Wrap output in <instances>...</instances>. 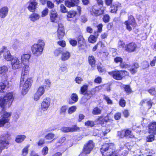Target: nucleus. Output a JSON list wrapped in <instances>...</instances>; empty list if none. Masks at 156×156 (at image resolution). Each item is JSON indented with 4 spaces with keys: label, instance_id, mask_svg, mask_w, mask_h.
Listing matches in <instances>:
<instances>
[{
    "label": "nucleus",
    "instance_id": "nucleus-1",
    "mask_svg": "<svg viewBox=\"0 0 156 156\" xmlns=\"http://www.w3.org/2000/svg\"><path fill=\"white\" fill-rule=\"evenodd\" d=\"M115 147L112 144H105L102 145L101 151L103 156H119L115 151Z\"/></svg>",
    "mask_w": 156,
    "mask_h": 156
},
{
    "label": "nucleus",
    "instance_id": "nucleus-2",
    "mask_svg": "<svg viewBox=\"0 0 156 156\" xmlns=\"http://www.w3.org/2000/svg\"><path fill=\"white\" fill-rule=\"evenodd\" d=\"M44 45L45 43L43 40H38L37 43L34 44L31 47L33 54L36 56L41 55L42 53Z\"/></svg>",
    "mask_w": 156,
    "mask_h": 156
},
{
    "label": "nucleus",
    "instance_id": "nucleus-3",
    "mask_svg": "<svg viewBox=\"0 0 156 156\" xmlns=\"http://www.w3.org/2000/svg\"><path fill=\"white\" fill-rule=\"evenodd\" d=\"M13 100V94L12 92L7 93L4 97H0V106L4 109L5 108L9 107Z\"/></svg>",
    "mask_w": 156,
    "mask_h": 156
},
{
    "label": "nucleus",
    "instance_id": "nucleus-4",
    "mask_svg": "<svg viewBox=\"0 0 156 156\" xmlns=\"http://www.w3.org/2000/svg\"><path fill=\"white\" fill-rule=\"evenodd\" d=\"M113 78L117 80H121L126 76L129 75V73L125 70H119L116 69L108 73Z\"/></svg>",
    "mask_w": 156,
    "mask_h": 156
},
{
    "label": "nucleus",
    "instance_id": "nucleus-5",
    "mask_svg": "<svg viewBox=\"0 0 156 156\" xmlns=\"http://www.w3.org/2000/svg\"><path fill=\"white\" fill-rule=\"evenodd\" d=\"M126 25V29L129 31L132 30L133 28L135 27L136 23L133 16H129L128 20L125 22L124 23Z\"/></svg>",
    "mask_w": 156,
    "mask_h": 156
},
{
    "label": "nucleus",
    "instance_id": "nucleus-6",
    "mask_svg": "<svg viewBox=\"0 0 156 156\" xmlns=\"http://www.w3.org/2000/svg\"><path fill=\"white\" fill-rule=\"evenodd\" d=\"M1 115L2 118L0 119V127L3 126L5 124L8 122L11 113L2 111L1 112Z\"/></svg>",
    "mask_w": 156,
    "mask_h": 156
},
{
    "label": "nucleus",
    "instance_id": "nucleus-7",
    "mask_svg": "<svg viewBox=\"0 0 156 156\" xmlns=\"http://www.w3.org/2000/svg\"><path fill=\"white\" fill-rule=\"evenodd\" d=\"M2 53L3 54V56L5 59L7 61H11L13 58L12 56L5 46H3L2 50L0 51V55Z\"/></svg>",
    "mask_w": 156,
    "mask_h": 156
},
{
    "label": "nucleus",
    "instance_id": "nucleus-8",
    "mask_svg": "<svg viewBox=\"0 0 156 156\" xmlns=\"http://www.w3.org/2000/svg\"><path fill=\"white\" fill-rule=\"evenodd\" d=\"M22 62L16 57L13 58L11 62L12 69L16 70L19 69L22 67Z\"/></svg>",
    "mask_w": 156,
    "mask_h": 156
},
{
    "label": "nucleus",
    "instance_id": "nucleus-9",
    "mask_svg": "<svg viewBox=\"0 0 156 156\" xmlns=\"http://www.w3.org/2000/svg\"><path fill=\"white\" fill-rule=\"evenodd\" d=\"M32 82V78H27L25 81L23 85L22 93V94L25 95L26 94L30 87L31 86Z\"/></svg>",
    "mask_w": 156,
    "mask_h": 156
},
{
    "label": "nucleus",
    "instance_id": "nucleus-10",
    "mask_svg": "<svg viewBox=\"0 0 156 156\" xmlns=\"http://www.w3.org/2000/svg\"><path fill=\"white\" fill-rule=\"evenodd\" d=\"M94 146V144L92 141H88L87 144L84 146L83 149V152L86 154L90 153Z\"/></svg>",
    "mask_w": 156,
    "mask_h": 156
},
{
    "label": "nucleus",
    "instance_id": "nucleus-11",
    "mask_svg": "<svg viewBox=\"0 0 156 156\" xmlns=\"http://www.w3.org/2000/svg\"><path fill=\"white\" fill-rule=\"evenodd\" d=\"M51 103V99L48 98H44L41 103V108L43 111L48 110Z\"/></svg>",
    "mask_w": 156,
    "mask_h": 156
},
{
    "label": "nucleus",
    "instance_id": "nucleus-12",
    "mask_svg": "<svg viewBox=\"0 0 156 156\" xmlns=\"http://www.w3.org/2000/svg\"><path fill=\"white\" fill-rule=\"evenodd\" d=\"M27 9L31 12H34L36 9L37 3L35 0H30L27 3Z\"/></svg>",
    "mask_w": 156,
    "mask_h": 156
},
{
    "label": "nucleus",
    "instance_id": "nucleus-13",
    "mask_svg": "<svg viewBox=\"0 0 156 156\" xmlns=\"http://www.w3.org/2000/svg\"><path fill=\"white\" fill-rule=\"evenodd\" d=\"M30 70L29 66L27 64L24 65L23 67L21 72V84L22 83V79L24 81L25 76H27Z\"/></svg>",
    "mask_w": 156,
    "mask_h": 156
},
{
    "label": "nucleus",
    "instance_id": "nucleus-14",
    "mask_svg": "<svg viewBox=\"0 0 156 156\" xmlns=\"http://www.w3.org/2000/svg\"><path fill=\"white\" fill-rule=\"evenodd\" d=\"M137 48L136 44L134 43H131L126 44L125 47L126 51L129 52H133L135 51Z\"/></svg>",
    "mask_w": 156,
    "mask_h": 156
},
{
    "label": "nucleus",
    "instance_id": "nucleus-15",
    "mask_svg": "<svg viewBox=\"0 0 156 156\" xmlns=\"http://www.w3.org/2000/svg\"><path fill=\"white\" fill-rule=\"evenodd\" d=\"M99 5L98 4L93 5L90 9V14L93 16H98L100 15Z\"/></svg>",
    "mask_w": 156,
    "mask_h": 156
},
{
    "label": "nucleus",
    "instance_id": "nucleus-16",
    "mask_svg": "<svg viewBox=\"0 0 156 156\" xmlns=\"http://www.w3.org/2000/svg\"><path fill=\"white\" fill-rule=\"evenodd\" d=\"M58 30V37L59 39H61L65 35L64 26L61 24H59Z\"/></svg>",
    "mask_w": 156,
    "mask_h": 156
},
{
    "label": "nucleus",
    "instance_id": "nucleus-17",
    "mask_svg": "<svg viewBox=\"0 0 156 156\" xmlns=\"http://www.w3.org/2000/svg\"><path fill=\"white\" fill-rule=\"evenodd\" d=\"M79 129V128L76 126H74L71 127H63L61 130L63 132H68L76 131Z\"/></svg>",
    "mask_w": 156,
    "mask_h": 156
},
{
    "label": "nucleus",
    "instance_id": "nucleus-18",
    "mask_svg": "<svg viewBox=\"0 0 156 156\" xmlns=\"http://www.w3.org/2000/svg\"><path fill=\"white\" fill-rule=\"evenodd\" d=\"M50 19L51 21L56 22L58 19V15L56 11L53 9L52 10L50 14Z\"/></svg>",
    "mask_w": 156,
    "mask_h": 156
},
{
    "label": "nucleus",
    "instance_id": "nucleus-19",
    "mask_svg": "<svg viewBox=\"0 0 156 156\" xmlns=\"http://www.w3.org/2000/svg\"><path fill=\"white\" fill-rule=\"evenodd\" d=\"M70 53L67 51H65L62 53L61 59L63 61H65L68 59L70 57Z\"/></svg>",
    "mask_w": 156,
    "mask_h": 156
},
{
    "label": "nucleus",
    "instance_id": "nucleus-20",
    "mask_svg": "<svg viewBox=\"0 0 156 156\" xmlns=\"http://www.w3.org/2000/svg\"><path fill=\"white\" fill-rule=\"evenodd\" d=\"M103 86V85L99 86L92 89L91 91L90 95L88 96L87 95H85V97H86V96L87 95V96L86 97V98H87V99H89L91 97V95L94 94L96 92H99L100 90H101L102 88V86Z\"/></svg>",
    "mask_w": 156,
    "mask_h": 156
},
{
    "label": "nucleus",
    "instance_id": "nucleus-21",
    "mask_svg": "<svg viewBox=\"0 0 156 156\" xmlns=\"http://www.w3.org/2000/svg\"><path fill=\"white\" fill-rule=\"evenodd\" d=\"M149 132L150 133L156 134V122H154L150 124L148 126Z\"/></svg>",
    "mask_w": 156,
    "mask_h": 156
},
{
    "label": "nucleus",
    "instance_id": "nucleus-22",
    "mask_svg": "<svg viewBox=\"0 0 156 156\" xmlns=\"http://www.w3.org/2000/svg\"><path fill=\"white\" fill-rule=\"evenodd\" d=\"M40 17V15L38 13H33L30 14L29 16L30 20L33 22L38 20Z\"/></svg>",
    "mask_w": 156,
    "mask_h": 156
},
{
    "label": "nucleus",
    "instance_id": "nucleus-23",
    "mask_svg": "<svg viewBox=\"0 0 156 156\" xmlns=\"http://www.w3.org/2000/svg\"><path fill=\"white\" fill-rule=\"evenodd\" d=\"M8 9L7 7H4L0 10V15L2 18L5 17L7 15Z\"/></svg>",
    "mask_w": 156,
    "mask_h": 156
},
{
    "label": "nucleus",
    "instance_id": "nucleus-24",
    "mask_svg": "<svg viewBox=\"0 0 156 156\" xmlns=\"http://www.w3.org/2000/svg\"><path fill=\"white\" fill-rule=\"evenodd\" d=\"M31 55L29 54H23L21 56V60L23 63L25 62H28L30 58Z\"/></svg>",
    "mask_w": 156,
    "mask_h": 156
},
{
    "label": "nucleus",
    "instance_id": "nucleus-25",
    "mask_svg": "<svg viewBox=\"0 0 156 156\" xmlns=\"http://www.w3.org/2000/svg\"><path fill=\"white\" fill-rule=\"evenodd\" d=\"M9 142L7 140H1L0 141V153L2 149H4V148L8 145Z\"/></svg>",
    "mask_w": 156,
    "mask_h": 156
},
{
    "label": "nucleus",
    "instance_id": "nucleus-26",
    "mask_svg": "<svg viewBox=\"0 0 156 156\" xmlns=\"http://www.w3.org/2000/svg\"><path fill=\"white\" fill-rule=\"evenodd\" d=\"M26 138V136L24 135H17L16 137L15 141L18 143H20L23 142Z\"/></svg>",
    "mask_w": 156,
    "mask_h": 156
},
{
    "label": "nucleus",
    "instance_id": "nucleus-27",
    "mask_svg": "<svg viewBox=\"0 0 156 156\" xmlns=\"http://www.w3.org/2000/svg\"><path fill=\"white\" fill-rule=\"evenodd\" d=\"M121 4L118 3L113 5L111 7V12L112 13L116 12L119 8L121 7Z\"/></svg>",
    "mask_w": 156,
    "mask_h": 156
},
{
    "label": "nucleus",
    "instance_id": "nucleus-28",
    "mask_svg": "<svg viewBox=\"0 0 156 156\" xmlns=\"http://www.w3.org/2000/svg\"><path fill=\"white\" fill-rule=\"evenodd\" d=\"M76 13V11L70 10L67 12V16L68 18H73L75 16Z\"/></svg>",
    "mask_w": 156,
    "mask_h": 156
},
{
    "label": "nucleus",
    "instance_id": "nucleus-29",
    "mask_svg": "<svg viewBox=\"0 0 156 156\" xmlns=\"http://www.w3.org/2000/svg\"><path fill=\"white\" fill-rule=\"evenodd\" d=\"M8 67L6 66H3L0 67V75L5 74L8 71Z\"/></svg>",
    "mask_w": 156,
    "mask_h": 156
},
{
    "label": "nucleus",
    "instance_id": "nucleus-30",
    "mask_svg": "<svg viewBox=\"0 0 156 156\" xmlns=\"http://www.w3.org/2000/svg\"><path fill=\"white\" fill-rule=\"evenodd\" d=\"M7 83H0V92H3L4 90L7 87Z\"/></svg>",
    "mask_w": 156,
    "mask_h": 156
},
{
    "label": "nucleus",
    "instance_id": "nucleus-31",
    "mask_svg": "<svg viewBox=\"0 0 156 156\" xmlns=\"http://www.w3.org/2000/svg\"><path fill=\"white\" fill-rule=\"evenodd\" d=\"M89 62L92 67H94L95 66V60L94 56H89Z\"/></svg>",
    "mask_w": 156,
    "mask_h": 156
},
{
    "label": "nucleus",
    "instance_id": "nucleus-32",
    "mask_svg": "<svg viewBox=\"0 0 156 156\" xmlns=\"http://www.w3.org/2000/svg\"><path fill=\"white\" fill-rule=\"evenodd\" d=\"M36 92L42 96L45 92L44 87L43 86L39 87L37 89Z\"/></svg>",
    "mask_w": 156,
    "mask_h": 156
},
{
    "label": "nucleus",
    "instance_id": "nucleus-33",
    "mask_svg": "<svg viewBox=\"0 0 156 156\" xmlns=\"http://www.w3.org/2000/svg\"><path fill=\"white\" fill-rule=\"evenodd\" d=\"M97 38V37H95L92 35H91L89 37L88 40L89 42L92 43H94L96 42Z\"/></svg>",
    "mask_w": 156,
    "mask_h": 156
},
{
    "label": "nucleus",
    "instance_id": "nucleus-34",
    "mask_svg": "<svg viewBox=\"0 0 156 156\" xmlns=\"http://www.w3.org/2000/svg\"><path fill=\"white\" fill-rule=\"evenodd\" d=\"M125 133V136L132 138L134 137V136L131 135V132L129 129L124 130Z\"/></svg>",
    "mask_w": 156,
    "mask_h": 156
},
{
    "label": "nucleus",
    "instance_id": "nucleus-35",
    "mask_svg": "<svg viewBox=\"0 0 156 156\" xmlns=\"http://www.w3.org/2000/svg\"><path fill=\"white\" fill-rule=\"evenodd\" d=\"M41 96V94L36 92L33 94V97L34 101H37L40 99Z\"/></svg>",
    "mask_w": 156,
    "mask_h": 156
},
{
    "label": "nucleus",
    "instance_id": "nucleus-36",
    "mask_svg": "<svg viewBox=\"0 0 156 156\" xmlns=\"http://www.w3.org/2000/svg\"><path fill=\"white\" fill-rule=\"evenodd\" d=\"M101 110L98 107H96L94 108L92 111V113L95 115H98L100 114Z\"/></svg>",
    "mask_w": 156,
    "mask_h": 156
},
{
    "label": "nucleus",
    "instance_id": "nucleus-37",
    "mask_svg": "<svg viewBox=\"0 0 156 156\" xmlns=\"http://www.w3.org/2000/svg\"><path fill=\"white\" fill-rule=\"evenodd\" d=\"M76 106H73L70 107L68 110V112L69 114H71L75 112L76 109Z\"/></svg>",
    "mask_w": 156,
    "mask_h": 156
},
{
    "label": "nucleus",
    "instance_id": "nucleus-38",
    "mask_svg": "<svg viewBox=\"0 0 156 156\" xmlns=\"http://www.w3.org/2000/svg\"><path fill=\"white\" fill-rule=\"evenodd\" d=\"M95 123L93 121H88L85 123V125L86 126L89 127H92L94 126Z\"/></svg>",
    "mask_w": 156,
    "mask_h": 156
},
{
    "label": "nucleus",
    "instance_id": "nucleus-39",
    "mask_svg": "<svg viewBox=\"0 0 156 156\" xmlns=\"http://www.w3.org/2000/svg\"><path fill=\"white\" fill-rule=\"evenodd\" d=\"M54 134L50 133L47 134L45 136V138L46 140H51L52 139L55 137Z\"/></svg>",
    "mask_w": 156,
    "mask_h": 156
},
{
    "label": "nucleus",
    "instance_id": "nucleus-40",
    "mask_svg": "<svg viewBox=\"0 0 156 156\" xmlns=\"http://www.w3.org/2000/svg\"><path fill=\"white\" fill-rule=\"evenodd\" d=\"M65 5L67 7L70 8L75 6V4L73 3L72 1L71 2L67 0L65 2Z\"/></svg>",
    "mask_w": 156,
    "mask_h": 156
},
{
    "label": "nucleus",
    "instance_id": "nucleus-41",
    "mask_svg": "<svg viewBox=\"0 0 156 156\" xmlns=\"http://www.w3.org/2000/svg\"><path fill=\"white\" fill-rule=\"evenodd\" d=\"M12 44L13 48H16L19 45V42L17 39H14L12 41Z\"/></svg>",
    "mask_w": 156,
    "mask_h": 156
},
{
    "label": "nucleus",
    "instance_id": "nucleus-42",
    "mask_svg": "<svg viewBox=\"0 0 156 156\" xmlns=\"http://www.w3.org/2000/svg\"><path fill=\"white\" fill-rule=\"evenodd\" d=\"M88 86L86 85H83L81 88L80 91L82 94H84L87 89Z\"/></svg>",
    "mask_w": 156,
    "mask_h": 156
},
{
    "label": "nucleus",
    "instance_id": "nucleus-43",
    "mask_svg": "<svg viewBox=\"0 0 156 156\" xmlns=\"http://www.w3.org/2000/svg\"><path fill=\"white\" fill-rule=\"evenodd\" d=\"M154 140V136L153 134H151L147 136V141L148 142H151Z\"/></svg>",
    "mask_w": 156,
    "mask_h": 156
},
{
    "label": "nucleus",
    "instance_id": "nucleus-44",
    "mask_svg": "<svg viewBox=\"0 0 156 156\" xmlns=\"http://www.w3.org/2000/svg\"><path fill=\"white\" fill-rule=\"evenodd\" d=\"M48 9L47 8H45L41 12V17H44L46 16L48 14Z\"/></svg>",
    "mask_w": 156,
    "mask_h": 156
},
{
    "label": "nucleus",
    "instance_id": "nucleus-45",
    "mask_svg": "<svg viewBox=\"0 0 156 156\" xmlns=\"http://www.w3.org/2000/svg\"><path fill=\"white\" fill-rule=\"evenodd\" d=\"M117 135L118 136L121 138H123L125 137L124 130L118 131Z\"/></svg>",
    "mask_w": 156,
    "mask_h": 156
},
{
    "label": "nucleus",
    "instance_id": "nucleus-46",
    "mask_svg": "<svg viewBox=\"0 0 156 156\" xmlns=\"http://www.w3.org/2000/svg\"><path fill=\"white\" fill-rule=\"evenodd\" d=\"M60 11L63 13H66L67 12L66 8L63 4H61L60 6Z\"/></svg>",
    "mask_w": 156,
    "mask_h": 156
},
{
    "label": "nucleus",
    "instance_id": "nucleus-47",
    "mask_svg": "<svg viewBox=\"0 0 156 156\" xmlns=\"http://www.w3.org/2000/svg\"><path fill=\"white\" fill-rule=\"evenodd\" d=\"M71 99L74 102H76L78 99L77 95L76 94H73L71 96Z\"/></svg>",
    "mask_w": 156,
    "mask_h": 156
},
{
    "label": "nucleus",
    "instance_id": "nucleus-48",
    "mask_svg": "<svg viewBox=\"0 0 156 156\" xmlns=\"http://www.w3.org/2000/svg\"><path fill=\"white\" fill-rule=\"evenodd\" d=\"M120 66L122 68H126L129 67V65L125 62H123L122 61V62L120 63Z\"/></svg>",
    "mask_w": 156,
    "mask_h": 156
},
{
    "label": "nucleus",
    "instance_id": "nucleus-49",
    "mask_svg": "<svg viewBox=\"0 0 156 156\" xmlns=\"http://www.w3.org/2000/svg\"><path fill=\"white\" fill-rule=\"evenodd\" d=\"M44 84L46 88L49 87L51 85V82L49 80H45Z\"/></svg>",
    "mask_w": 156,
    "mask_h": 156
},
{
    "label": "nucleus",
    "instance_id": "nucleus-50",
    "mask_svg": "<svg viewBox=\"0 0 156 156\" xmlns=\"http://www.w3.org/2000/svg\"><path fill=\"white\" fill-rule=\"evenodd\" d=\"M48 152V148L47 147H44L42 150V154L44 155H46Z\"/></svg>",
    "mask_w": 156,
    "mask_h": 156
},
{
    "label": "nucleus",
    "instance_id": "nucleus-51",
    "mask_svg": "<svg viewBox=\"0 0 156 156\" xmlns=\"http://www.w3.org/2000/svg\"><path fill=\"white\" fill-rule=\"evenodd\" d=\"M104 99L106 101L107 103L109 104H112V101L109 98L106 96L105 95L104 98Z\"/></svg>",
    "mask_w": 156,
    "mask_h": 156
},
{
    "label": "nucleus",
    "instance_id": "nucleus-52",
    "mask_svg": "<svg viewBox=\"0 0 156 156\" xmlns=\"http://www.w3.org/2000/svg\"><path fill=\"white\" fill-rule=\"evenodd\" d=\"M75 81L76 83L78 84H80L81 82L83 81V79L80 77H77L75 78Z\"/></svg>",
    "mask_w": 156,
    "mask_h": 156
},
{
    "label": "nucleus",
    "instance_id": "nucleus-53",
    "mask_svg": "<svg viewBox=\"0 0 156 156\" xmlns=\"http://www.w3.org/2000/svg\"><path fill=\"white\" fill-rule=\"evenodd\" d=\"M47 6L50 9L53 8L54 6V4L52 2L50 1L47 2Z\"/></svg>",
    "mask_w": 156,
    "mask_h": 156
},
{
    "label": "nucleus",
    "instance_id": "nucleus-54",
    "mask_svg": "<svg viewBox=\"0 0 156 156\" xmlns=\"http://www.w3.org/2000/svg\"><path fill=\"white\" fill-rule=\"evenodd\" d=\"M125 91L127 93H130L132 91L129 86V85H126L124 87Z\"/></svg>",
    "mask_w": 156,
    "mask_h": 156
},
{
    "label": "nucleus",
    "instance_id": "nucleus-55",
    "mask_svg": "<svg viewBox=\"0 0 156 156\" xmlns=\"http://www.w3.org/2000/svg\"><path fill=\"white\" fill-rule=\"evenodd\" d=\"M29 146H26L22 150V154L23 155H26L28 153Z\"/></svg>",
    "mask_w": 156,
    "mask_h": 156
},
{
    "label": "nucleus",
    "instance_id": "nucleus-56",
    "mask_svg": "<svg viewBox=\"0 0 156 156\" xmlns=\"http://www.w3.org/2000/svg\"><path fill=\"white\" fill-rule=\"evenodd\" d=\"M114 62L116 63L120 62L121 63L122 61V59L120 57H116L114 58Z\"/></svg>",
    "mask_w": 156,
    "mask_h": 156
},
{
    "label": "nucleus",
    "instance_id": "nucleus-57",
    "mask_svg": "<svg viewBox=\"0 0 156 156\" xmlns=\"http://www.w3.org/2000/svg\"><path fill=\"white\" fill-rule=\"evenodd\" d=\"M110 17L108 15H105L103 17V20L105 22H108L109 20Z\"/></svg>",
    "mask_w": 156,
    "mask_h": 156
},
{
    "label": "nucleus",
    "instance_id": "nucleus-58",
    "mask_svg": "<svg viewBox=\"0 0 156 156\" xmlns=\"http://www.w3.org/2000/svg\"><path fill=\"white\" fill-rule=\"evenodd\" d=\"M120 105L122 107H124L126 105V101L125 100L123 99L120 100L119 102Z\"/></svg>",
    "mask_w": 156,
    "mask_h": 156
},
{
    "label": "nucleus",
    "instance_id": "nucleus-59",
    "mask_svg": "<svg viewBox=\"0 0 156 156\" xmlns=\"http://www.w3.org/2000/svg\"><path fill=\"white\" fill-rule=\"evenodd\" d=\"M149 93L152 95H154L155 94V90L154 88H151L148 90Z\"/></svg>",
    "mask_w": 156,
    "mask_h": 156
},
{
    "label": "nucleus",
    "instance_id": "nucleus-60",
    "mask_svg": "<svg viewBox=\"0 0 156 156\" xmlns=\"http://www.w3.org/2000/svg\"><path fill=\"white\" fill-rule=\"evenodd\" d=\"M67 110V107L66 106H62L60 109V113H65Z\"/></svg>",
    "mask_w": 156,
    "mask_h": 156
},
{
    "label": "nucleus",
    "instance_id": "nucleus-61",
    "mask_svg": "<svg viewBox=\"0 0 156 156\" xmlns=\"http://www.w3.org/2000/svg\"><path fill=\"white\" fill-rule=\"evenodd\" d=\"M142 67L143 69H145L148 67L149 66V64L147 61H144L142 63Z\"/></svg>",
    "mask_w": 156,
    "mask_h": 156
},
{
    "label": "nucleus",
    "instance_id": "nucleus-62",
    "mask_svg": "<svg viewBox=\"0 0 156 156\" xmlns=\"http://www.w3.org/2000/svg\"><path fill=\"white\" fill-rule=\"evenodd\" d=\"M102 79L100 77H98L94 80V82L96 83H100L101 82Z\"/></svg>",
    "mask_w": 156,
    "mask_h": 156
},
{
    "label": "nucleus",
    "instance_id": "nucleus-63",
    "mask_svg": "<svg viewBox=\"0 0 156 156\" xmlns=\"http://www.w3.org/2000/svg\"><path fill=\"white\" fill-rule=\"evenodd\" d=\"M121 114L120 113H117L115 114L114 115V118L115 120H119L121 118Z\"/></svg>",
    "mask_w": 156,
    "mask_h": 156
},
{
    "label": "nucleus",
    "instance_id": "nucleus-64",
    "mask_svg": "<svg viewBox=\"0 0 156 156\" xmlns=\"http://www.w3.org/2000/svg\"><path fill=\"white\" fill-rule=\"evenodd\" d=\"M146 103L147 104V105L149 106V108H150L152 105V103L151 101V100L149 99H146Z\"/></svg>",
    "mask_w": 156,
    "mask_h": 156
}]
</instances>
